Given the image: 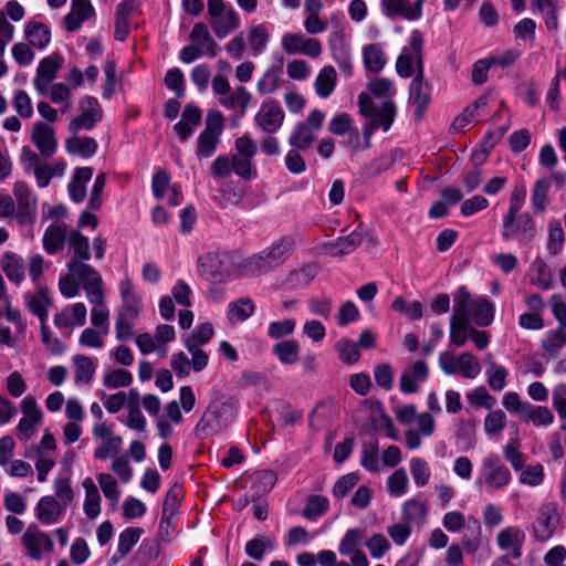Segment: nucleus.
Listing matches in <instances>:
<instances>
[{"label": "nucleus", "instance_id": "f257e3e1", "mask_svg": "<svg viewBox=\"0 0 566 566\" xmlns=\"http://www.w3.org/2000/svg\"><path fill=\"white\" fill-rule=\"evenodd\" d=\"M294 250L292 237H282L269 248L253 254L242 262L243 272L249 275H262L281 265Z\"/></svg>", "mask_w": 566, "mask_h": 566}, {"label": "nucleus", "instance_id": "f03ea898", "mask_svg": "<svg viewBox=\"0 0 566 566\" xmlns=\"http://www.w3.org/2000/svg\"><path fill=\"white\" fill-rule=\"evenodd\" d=\"M237 411V400L232 397L217 399L210 402L195 428L200 439L222 431L233 420Z\"/></svg>", "mask_w": 566, "mask_h": 566}, {"label": "nucleus", "instance_id": "7ed1b4c3", "mask_svg": "<svg viewBox=\"0 0 566 566\" xmlns=\"http://www.w3.org/2000/svg\"><path fill=\"white\" fill-rule=\"evenodd\" d=\"M468 300L467 287L460 286L453 296L454 305L450 319V342L458 347L465 344L472 327L470 313L467 312Z\"/></svg>", "mask_w": 566, "mask_h": 566}, {"label": "nucleus", "instance_id": "20e7f679", "mask_svg": "<svg viewBox=\"0 0 566 566\" xmlns=\"http://www.w3.org/2000/svg\"><path fill=\"white\" fill-rule=\"evenodd\" d=\"M67 253L70 260L66 264L67 271L76 274H86L96 276L98 273L92 265L87 263L91 259L88 238L77 230H72L67 237Z\"/></svg>", "mask_w": 566, "mask_h": 566}, {"label": "nucleus", "instance_id": "39448f33", "mask_svg": "<svg viewBox=\"0 0 566 566\" xmlns=\"http://www.w3.org/2000/svg\"><path fill=\"white\" fill-rule=\"evenodd\" d=\"M422 45V33L419 30H413L409 39V45L402 49L396 62V71L401 77L407 78L412 74H423Z\"/></svg>", "mask_w": 566, "mask_h": 566}, {"label": "nucleus", "instance_id": "423d86ee", "mask_svg": "<svg viewBox=\"0 0 566 566\" xmlns=\"http://www.w3.org/2000/svg\"><path fill=\"white\" fill-rule=\"evenodd\" d=\"M208 15L212 31L219 39L226 38L240 27V17L224 0H208Z\"/></svg>", "mask_w": 566, "mask_h": 566}, {"label": "nucleus", "instance_id": "0eeeda50", "mask_svg": "<svg viewBox=\"0 0 566 566\" xmlns=\"http://www.w3.org/2000/svg\"><path fill=\"white\" fill-rule=\"evenodd\" d=\"M223 130V116L219 111L211 109L206 117V127L197 139L196 155L198 158L211 157L220 142Z\"/></svg>", "mask_w": 566, "mask_h": 566}, {"label": "nucleus", "instance_id": "6e6552de", "mask_svg": "<svg viewBox=\"0 0 566 566\" xmlns=\"http://www.w3.org/2000/svg\"><path fill=\"white\" fill-rule=\"evenodd\" d=\"M324 117V113L319 109L312 111L304 122L295 125L289 137V144L300 150L310 149L316 139L315 133L323 126Z\"/></svg>", "mask_w": 566, "mask_h": 566}, {"label": "nucleus", "instance_id": "1a4fd4ad", "mask_svg": "<svg viewBox=\"0 0 566 566\" xmlns=\"http://www.w3.org/2000/svg\"><path fill=\"white\" fill-rule=\"evenodd\" d=\"M199 274L207 281L223 283L231 277V260L219 253H207L198 261Z\"/></svg>", "mask_w": 566, "mask_h": 566}, {"label": "nucleus", "instance_id": "9d476101", "mask_svg": "<svg viewBox=\"0 0 566 566\" xmlns=\"http://www.w3.org/2000/svg\"><path fill=\"white\" fill-rule=\"evenodd\" d=\"M535 233V221L528 213L505 214L503 217L501 234L504 240L521 238L524 241H531Z\"/></svg>", "mask_w": 566, "mask_h": 566}, {"label": "nucleus", "instance_id": "9b49d317", "mask_svg": "<svg viewBox=\"0 0 566 566\" xmlns=\"http://www.w3.org/2000/svg\"><path fill=\"white\" fill-rule=\"evenodd\" d=\"M365 531L349 528L345 532L338 545V552L343 556H349L353 566H369L366 554L361 551Z\"/></svg>", "mask_w": 566, "mask_h": 566}, {"label": "nucleus", "instance_id": "f8f14e48", "mask_svg": "<svg viewBox=\"0 0 566 566\" xmlns=\"http://www.w3.org/2000/svg\"><path fill=\"white\" fill-rule=\"evenodd\" d=\"M80 283L88 297L90 292L103 285V279L99 273H96V276L93 277L91 275L76 274L69 271L66 275L60 279L59 289L61 294L67 298L76 296L80 290Z\"/></svg>", "mask_w": 566, "mask_h": 566}, {"label": "nucleus", "instance_id": "ddd939ff", "mask_svg": "<svg viewBox=\"0 0 566 566\" xmlns=\"http://www.w3.org/2000/svg\"><path fill=\"white\" fill-rule=\"evenodd\" d=\"M284 111L275 101L263 102L254 116L255 125L264 133H276L283 125Z\"/></svg>", "mask_w": 566, "mask_h": 566}, {"label": "nucleus", "instance_id": "4468645a", "mask_svg": "<svg viewBox=\"0 0 566 566\" xmlns=\"http://www.w3.org/2000/svg\"><path fill=\"white\" fill-rule=\"evenodd\" d=\"M282 48L287 54H304L316 59L322 54V44L315 38H306L302 33H285Z\"/></svg>", "mask_w": 566, "mask_h": 566}, {"label": "nucleus", "instance_id": "2eb2a0df", "mask_svg": "<svg viewBox=\"0 0 566 566\" xmlns=\"http://www.w3.org/2000/svg\"><path fill=\"white\" fill-rule=\"evenodd\" d=\"M559 515L555 503H545L538 511V516L533 524V534L539 542L548 541L557 528Z\"/></svg>", "mask_w": 566, "mask_h": 566}, {"label": "nucleus", "instance_id": "dca6fc26", "mask_svg": "<svg viewBox=\"0 0 566 566\" xmlns=\"http://www.w3.org/2000/svg\"><path fill=\"white\" fill-rule=\"evenodd\" d=\"M102 117L103 111L98 101L93 96H86L81 102V114L70 122L69 129L72 132L91 130L96 123L102 120Z\"/></svg>", "mask_w": 566, "mask_h": 566}, {"label": "nucleus", "instance_id": "f3484780", "mask_svg": "<svg viewBox=\"0 0 566 566\" xmlns=\"http://www.w3.org/2000/svg\"><path fill=\"white\" fill-rule=\"evenodd\" d=\"M409 103L415 107L416 120H421L431 101L430 84L423 74H416L409 86Z\"/></svg>", "mask_w": 566, "mask_h": 566}, {"label": "nucleus", "instance_id": "a211bd4d", "mask_svg": "<svg viewBox=\"0 0 566 566\" xmlns=\"http://www.w3.org/2000/svg\"><path fill=\"white\" fill-rule=\"evenodd\" d=\"M22 544L28 555L40 560L44 553H51L54 544L52 538L41 530L29 526L22 536Z\"/></svg>", "mask_w": 566, "mask_h": 566}, {"label": "nucleus", "instance_id": "6ab92c4d", "mask_svg": "<svg viewBox=\"0 0 566 566\" xmlns=\"http://www.w3.org/2000/svg\"><path fill=\"white\" fill-rule=\"evenodd\" d=\"M482 473L486 485L494 490L504 488L511 481L509 469L501 463L497 455H490L483 460Z\"/></svg>", "mask_w": 566, "mask_h": 566}, {"label": "nucleus", "instance_id": "aec40b11", "mask_svg": "<svg viewBox=\"0 0 566 566\" xmlns=\"http://www.w3.org/2000/svg\"><path fill=\"white\" fill-rule=\"evenodd\" d=\"M62 66L60 55H50L40 61L36 69V75L33 80L34 87L40 95H46L50 83L55 78Z\"/></svg>", "mask_w": 566, "mask_h": 566}, {"label": "nucleus", "instance_id": "412c9836", "mask_svg": "<svg viewBox=\"0 0 566 566\" xmlns=\"http://www.w3.org/2000/svg\"><path fill=\"white\" fill-rule=\"evenodd\" d=\"M13 195L17 201V218L21 223L30 221L36 211V197L23 181L14 184Z\"/></svg>", "mask_w": 566, "mask_h": 566}, {"label": "nucleus", "instance_id": "4be33fe9", "mask_svg": "<svg viewBox=\"0 0 566 566\" xmlns=\"http://www.w3.org/2000/svg\"><path fill=\"white\" fill-rule=\"evenodd\" d=\"M31 140L44 157L52 156L57 147L54 129L43 122L33 124Z\"/></svg>", "mask_w": 566, "mask_h": 566}, {"label": "nucleus", "instance_id": "5701e85b", "mask_svg": "<svg viewBox=\"0 0 566 566\" xmlns=\"http://www.w3.org/2000/svg\"><path fill=\"white\" fill-rule=\"evenodd\" d=\"M428 374V366L424 361H413L403 369L400 376V390L405 394L417 392L419 390L418 384L424 381Z\"/></svg>", "mask_w": 566, "mask_h": 566}, {"label": "nucleus", "instance_id": "b1692460", "mask_svg": "<svg viewBox=\"0 0 566 566\" xmlns=\"http://www.w3.org/2000/svg\"><path fill=\"white\" fill-rule=\"evenodd\" d=\"M468 305L467 312L470 313L471 324H475L481 327L489 326L494 317V307L489 300L485 297H479L473 300L470 292L467 290Z\"/></svg>", "mask_w": 566, "mask_h": 566}, {"label": "nucleus", "instance_id": "393cba45", "mask_svg": "<svg viewBox=\"0 0 566 566\" xmlns=\"http://www.w3.org/2000/svg\"><path fill=\"white\" fill-rule=\"evenodd\" d=\"M88 302L93 304L91 311V322L95 327H101L103 334L108 333L107 321L109 317V310L107 308L104 300L103 285L88 293Z\"/></svg>", "mask_w": 566, "mask_h": 566}, {"label": "nucleus", "instance_id": "a878e982", "mask_svg": "<svg viewBox=\"0 0 566 566\" xmlns=\"http://www.w3.org/2000/svg\"><path fill=\"white\" fill-rule=\"evenodd\" d=\"M138 9L136 0H123L116 7L115 13V33L117 41H124L129 33L130 20Z\"/></svg>", "mask_w": 566, "mask_h": 566}, {"label": "nucleus", "instance_id": "bb28decb", "mask_svg": "<svg viewBox=\"0 0 566 566\" xmlns=\"http://www.w3.org/2000/svg\"><path fill=\"white\" fill-rule=\"evenodd\" d=\"M65 507L51 495L43 496L35 506V516L40 523L52 525L63 515Z\"/></svg>", "mask_w": 566, "mask_h": 566}, {"label": "nucleus", "instance_id": "cd10ccee", "mask_svg": "<svg viewBox=\"0 0 566 566\" xmlns=\"http://www.w3.org/2000/svg\"><path fill=\"white\" fill-rule=\"evenodd\" d=\"M202 114L199 107L186 105L181 119L174 126V130L181 142H186L193 133V129L201 124Z\"/></svg>", "mask_w": 566, "mask_h": 566}, {"label": "nucleus", "instance_id": "c85d7f7f", "mask_svg": "<svg viewBox=\"0 0 566 566\" xmlns=\"http://www.w3.org/2000/svg\"><path fill=\"white\" fill-rule=\"evenodd\" d=\"M525 533L517 527H506L496 535V544L502 551H512L514 558L522 556Z\"/></svg>", "mask_w": 566, "mask_h": 566}, {"label": "nucleus", "instance_id": "c756f323", "mask_svg": "<svg viewBox=\"0 0 566 566\" xmlns=\"http://www.w3.org/2000/svg\"><path fill=\"white\" fill-rule=\"evenodd\" d=\"M93 13L94 8L88 0H73L72 10L64 18L65 29L71 32L77 30Z\"/></svg>", "mask_w": 566, "mask_h": 566}, {"label": "nucleus", "instance_id": "7c9ffc66", "mask_svg": "<svg viewBox=\"0 0 566 566\" xmlns=\"http://www.w3.org/2000/svg\"><path fill=\"white\" fill-rule=\"evenodd\" d=\"M363 241V231L355 229L345 237L328 242L325 248L333 256L348 254L357 249Z\"/></svg>", "mask_w": 566, "mask_h": 566}, {"label": "nucleus", "instance_id": "2f4dec72", "mask_svg": "<svg viewBox=\"0 0 566 566\" xmlns=\"http://www.w3.org/2000/svg\"><path fill=\"white\" fill-rule=\"evenodd\" d=\"M65 223H53L44 232L43 247L49 254H54L62 250L67 242L69 233Z\"/></svg>", "mask_w": 566, "mask_h": 566}, {"label": "nucleus", "instance_id": "473e14b6", "mask_svg": "<svg viewBox=\"0 0 566 566\" xmlns=\"http://www.w3.org/2000/svg\"><path fill=\"white\" fill-rule=\"evenodd\" d=\"M189 38L193 44L199 45L203 50V53L210 57H214L220 50L219 45L211 36L207 24L203 22H198L193 25Z\"/></svg>", "mask_w": 566, "mask_h": 566}, {"label": "nucleus", "instance_id": "72a5a7b5", "mask_svg": "<svg viewBox=\"0 0 566 566\" xmlns=\"http://www.w3.org/2000/svg\"><path fill=\"white\" fill-rule=\"evenodd\" d=\"M396 112L395 103L392 101H386L368 117L369 120L367 125L375 130L381 128L384 132H388L395 120Z\"/></svg>", "mask_w": 566, "mask_h": 566}, {"label": "nucleus", "instance_id": "f704fd0d", "mask_svg": "<svg viewBox=\"0 0 566 566\" xmlns=\"http://www.w3.org/2000/svg\"><path fill=\"white\" fill-rule=\"evenodd\" d=\"M119 293L123 305L118 311L139 314L142 311V298L136 293L134 284L128 276H125L119 283Z\"/></svg>", "mask_w": 566, "mask_h": 566}, {"label": "nucleus", "instance_id": "c9c22d12", "mask_svg": "<svg viewBox=\"0 0 566 566\" xmlns=\"http://www.w3.org/2000/svg\"><path fill=\"white\" fill-rule=\"evenodd\" d=\"M85 491V500L83 504L84 514L94 520L101 514V495L98 489L91 478H85L82 482Z\"/></svg>", "mask_w": 566, "mask_h": 566}, {"label": "nucleus", "instance_id": "e433bc0d", "mask_svg": "<svg viewBox=\"0 0 566 566\" xmlns=\"http://www.w3.org/2000/svg\"><path fill=\"white\" fill-rule=\"evenodd\" d=\"M93 169L91 167H81L75 170L74 177L69 184L67 190L71 199L81 203L86 197L85 185L91 180Z\"/></svg>", "mask_w": 566, "mask_h": 566}, {"label": "nucleus", "instance_id": "4c0bfd02", "mask_svg": "<svg viewBox=\"0 0 566 566\" xmlns=\"http://www.w3.org/2000/svg\"><path fill=\"white\" fill-rule=\"evenodd\" d=\"M97 147V142L88 136H73L65 142V148L70 154L84 158L92 157L96 153Z\"/></svg>", "mask_w": 566, "mask_h": 566}, {"label": "nucleus", "instance_id": "58836bf2", "mask_svg": "<svg viewBox=\"0 0 566 566\" xmlns=\"http://www.w3.org/2000/svg\"><path fill=\"white\" fill-rule=\"evenodd\" d=\"M24 33L29 43L38 49H44L51 40L49 28L39 21H30L25 27Z\"/></svg>", "mask_w": 566, "mask_h": 566}, {"label": "nucleus", "instance_id": "ea45409f", "mask_svg": "<svg viewBox=\"0 0 566 566\" xmlns=\"http://www.w3.org/2000/svg\"><path fill=\"white\" fill-rule=\"evenodd\" d=\"M1 269L7 277L15 283H20L24 277V263L19 255L7 252L1 259Z\"/></svg>", "mask_w": 566, "mask_h": 566}, {"label": "nucleus", "instance_id": "a19ab883", "mask_svg": "<svg viewBox=\"0 0 566 566\" xmlns=\"http://www.w3.org/2000/svg\"><path fill=\"white\" fill-rule=\"evenodd\" d=\"M46 287H41L35 294H28L25 296L27 304L30 311L36 315L40 322L46 321L48 307L51 305Z\"/></svg>", "mask_w": 566, "mask_h": 566}, {"label": "nucleus", "instance_id": "79ce46f5", "mask_svg": "<svg viewBox=\"0 0 566 566\" xmlns=\"http://www.w3.org/2000/svg\"><path fill=\"white\" fill-rule=\"evenodd\" d=\"M365 67L373 73L380 72L387 63V57L378 44H368L363 49Z\"/></svg>", "mask_w": 566, "mask_h": 566}, {"label": "nucleus", "instance_id": "37998d69", "mask_svg": "<svg viewBox=\"0 0 566 566\" xmlns=\"http://www.w3.org/2000/svg\"><path fill=\"white\" fill-rule=\"evenodd\" d=\"M282 65L283 59L281 57L279 64L270 67L259 80L256 88L261 95H269L277 90L282 74Z\"/></svg>", "mask_w": 566, "mask_h": 566}, {"label": "nucleus", "instance_id": "c03bdc74", "mask_svg": "<svg viewBox=\"0 0 566 566\" xmlns=\"http://www.w3.org/2000/svg\"><path fill=\"white\" fill-rule=\"evenodd\" d=\"M269 36V29L263 23L252 25L249 29L248 43L252 55L256 56L266 49Z\"/></svg>", "mask_w": 566, "mask_h": 566}, {"label": "nucleus", "instance_id": "a18cd8bd", "mask_svg": "<svg viewBox=\"0 0 566 566\" xmlns=\"http://www.w3.org/2000/svg\"><path fill=\"white\" fill-rule=\"evenodd\" d=\"M551 181L542 178L535 181L532 188L531 203L535 213H543L547 207Z\"/></svg>", "mask_w": 566, "mask_h": 566}, {"label": "nucleus", "instance_id": "49530a36", "mask_svg": "<svg viewBox=\"0 0 566 566\" xmlns=\"http://www.w3.org/2000/svg\"><path fill=\"white\" fill-rule=\"evenodd\" d=\"M255 305L251 298H239L229 304L228 319L231 324L243 322L254 313Z\"/></svg>", "mask_w": 566, "mask_h": 566}, {"label": "nucleus", "instance_id": "de8ad7c7", "mask_svg": "<svg viewBox=\"0 0 566 566\" xmlns=\"http://www.w3.org/2000/svg\"><path fill=\"white\" fill-rule=\"evenodd\" d=\"M252 99V95L243 86H237L232 94L221 95L220 105L226 108L233 109L237 105L241 108V114L247 112L248 105Z\"/></svg>", "mask_w": 566, "mask_h": 566}, {"label": "nucleus", "instance_id": "09e8293b", "mask_svg": "<svg viewBox=\"0 0 566 566\" xmlns=\"http://www.w3.org/2000/svg\"><path fill=\"white\" fill-rule=\"evenodd\" d=\"M138 316L139 314L118 311L115 324V334L118 340H129L134 336V322Z\"/></svg>", "mask_w": 566, "mask_h": 566}, {"label": "nucleus", "instance_id": "8fccbe9b", "mask_svg": "<svg viewBox=\"0 0 566 566\" xmlns=\"http://www.w3.org/2000/svg\"><path fill=\"white\" fill-rule=\"evenodd\" d=\"M273 353L284 365H293L298 360L300 345L294 339L283 340L274 345Z\"/></svg>", "mask_w": 566, "mask_h": 566}, {"label": "nucleus", "instance_id": "3c124183", "mask_svg": "<svg viewBox=\"0 0 566 566\" xmlns=\"http://www.w3.org/2000/svg\"><path fill=\"white\" fill-rule=\"evenodd\" d=\"M336 86V71L333 66L323 67L315 81V90L317 94L326 98L328 97Z\"/></svg>", "mask_w": 566, "mask_h": 566}, {"label": "nucleus", "instance_id": "603ef678", "mask_svg": "<svg viewBox=\"0 0 566 566\" xmlns=\"http://www.w3.org/2000/svg\"><path fill=\"white\" fill-rule=\"evenodd\" d=\"M73 363L75 367V382H91L96 369L93 359L84 355H76L73 357Z\"/></svg>", "mask_w": 566, "mask_h": 566}, {"label": "nucleus", "instance_id": "864d4df0", "mask_svg": "<svg viewBox=\"0 0 566 566\" xmlns=\"http://www.w3.org/2000/svg\"><path fill=\"white\" fill-rule=\"evenodd\" d=\"M335 350L339 360L346 365H354L360 359L358 345L349 338L339 339L335 344Z\"/></svg>", "mask_w": 566, "mask_h": 566}, {"label": "nucleus", "instance_id": "5fc2aeb1", "mask_svg": "<svg viewBox=\"0 0 566 566\" xmlns=\"http://www.w3.org/2000/svg\"><path fill=\"white\" fill-rule=\"evenodd\" d=\"M409 479L405 469L395 470L387 479V489L391 496L400 497L408 490Z\"/></svg>", "mask_w": 566, "mask_h": 566}, {"label": "nucleus", "instance_id": "6e6d98bb", "mask_svg": "<svg viewBox=\"0 0 566 566\" xmlns=\"http://www.w3.org/2000/svg\"><path fill=\"white\" fill-rule=\"evenodd\" d=\"M566 345V331L555 328L549 331L542 342V348L552 357H556Z\"/></svg>", "mask_w": 566, "mask_h": 566}, {"label": "nucleus", "instance_id": "4d7b16f0", "mask_svg": "<svg viewBox=\"0 0 566 566\" xmlns=\"http://www.w3.org/2000/svg\"><path fill=\"white\" fill-rule=\"evenodd\" d=\"M458 373L468 379H474L481 373L479 360L469 352L461 354L458 358Z\"/></svg>", "mask_w": 566, "mask_h": 566}, {"label": "nucleus", "instance_id": "13d9d810", "mask_svg": "<svg viewBox=\"0 0 566 566\" xmlns=\"http://www.w3.org/2000/svg\"><path fill=\"white\" fill-rule=\"evenodd\" d=\"M485 105H486V98L483 96L479 97L476 101H474L468 107H465L464 111L454 118V120L452 123V128L454 130H463L476 116L478 109Z\"/></svg>", "mask_w": 566, "mask_h": 566}, {"label": "nucleus", "instance_id": "bf43d9fd", "mask_svg": "<svg viewBox=\"0 0 566 566\" xmlns=\"http://www.w3.org/2000/svg\"><path fill=\"white\" fill-rule=\"evenodd\" d=\"M213 336L212 325L209 323L200 324L195 328L191 336L187 337L185 340L186 348L188 350L193 349L195 347H200L201 345L208 343Z\"/></svg>", "mask_w": 566, "mask_h": 566}, {"label": "nucleus", "instance_id": "052dcab7", "mask_svg": "<svg viewBox=\"0 0 566 566\" xmlns=\"http://www.w3.org/2000/svg\"><path fill=\"white\" fill-rule=\"evenodd\" d=\"M329 507L328 499L322 495H312L308 497L303 510V516L307 520H315L323 515Z\"/></svg>", "mask_w": 566, "mask_h": 566}, {"label": "nucleus", "instance_id": "680f3d73", "mask_svg": "<svg viewBox=\"0 0 566 566\" xmlns=\"http://www.w3.org/2000/svg\"><path fill=\"white\" fill-rule=\"evenodd\" d=\"M523 420L526 422L531 421L535 426H549L554 421V416L547 407H533L530 403V409L525 412Z\"/></svg>", "mask_w": 566, "mask_h": 566}, {"label": "nucleus", "instance_id": "e2e57ef3", "mask_svg": "<svg viewBox=\"0 0 566 566\" xmlns=\"http://www.w3.org/2000/svg\"><path fill=\"white\" fill-rule=\"evenodd\" d=\"M391 308L407 315L410 319H419L423 314V306L421 302L413 301L411 304H408L402 297L395 298L391 303Z\"/></svg>", "mask_w": 566, "mask_h": 566}, {"label": "nucleus", "instance_id": "0e129e2a", "mask_svg": "<svg viewBox=\"0 0 566 566\" xmlns=\"http://www.w3.org/2000/svg\"><path fill=\"white\" fill-rule=\"evenodd\" d=\"M318 265L312 263L303 266L302 269L292 271L289 274V282L294 285H308L318 274Z\"/></svg>", "mask_w": 566, "mask_h": 566}, {"label": "nucleus", "instance_id": "69168bd1", "mask_svg": "<svg viewBox=\"0 0 566 566\" xmlns=\"http://www.w3.org/2000/svg\"><path fill=\"white\" fill-rule=\"evenodd\" d=\"M96 479L104 496L114 505H116L119 500L120 492L117 488V482L114 476L108 473H99L97 474Z\"/></svg>", "mask_w": 566, "mask_h": 566}, {"label": "nucleus", "instance_id": "338daca9", "mask_svg": "<svg viewBox=\"0 0 566 566\" xmlns=\"http://www.w3.org/2000/svg\"><path fill=\"white\" fill-rule=\"evenodd\" d=\"M565 241L564 230L558 221L548 223L547 249L552 255H556L563 248Z\"/></svg>", "mask_w": 566, "mask_h": 566}, {"label": "nucleus", "instance_id": "774afa93", "mask_svg": "<svg viewBox=\"0 0 566 566\" xmlns=\"http://www.w3.org/2000/svg\"><path fill=\"white\" fill-rule=\"evenodd\" d=\"M143 533L142 528H126L124 530L118 538V553L122 557L126 556L132 548L137 544Z\"/></svg>", "mask_w": 566, "mask_h": 566}]
</instances>
